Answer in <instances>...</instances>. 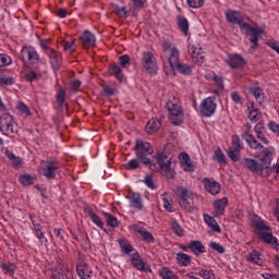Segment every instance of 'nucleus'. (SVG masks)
<instances>
[{"instance_id": "54", "label": "nucleus", "mask_w": 279, "mask_h": 279, "mask_svg": "<svg viewBox=\"0 0 279 279\" xmlns=\"http://www.w3.org/2000/svg\"><path fill=\"white\" fill-rule=\"evenodd\" d=\"M4 156H7V158H9V160H12V162H14V165L21 163V159L19 157H16V155H14V153H12V150H5Z\"/></svg>"}, {"instance_id": "47", "label": "nucleus", "mask_w": 279, "mask_h": 279, "mask_svg": "<svg viewBox=\"0 0 279 279\" xmlns=\"http://www.w3.org/2000/svg\"><path fill=\"white\" fill-rule=\"evenodd\" d=\"M144 184L147 186V189H150V191H156V183H154V175L147 174L144 180Z\"/></svg>"}, {"instance_id": "43", "label": "nucleus", "mask_w": 279, "mask_h": 279, "mask_svg": "<svg viewBox=\"0 0 279 279\" xmlns=\"http://www.w3.org/2000/svg\"><path fill=\"white\" fill-rule=\"evenodd\" d=\"M248 119L250 121H252L253 123H256L257 121L260 120V112H258V109L252 107L248 108Z\"/></svg>"}, {"instance_id": "24", "label": "nucleus", "mask_w": 279, "mask_h": 279, "mask_svg": "<svg viewBox=\"0 0 279 279\" xmlns=\"http://www.w3.org/2000/svg\"><path fill=\"white\" fill-rule=\"evenodd\" d=\"M130 208H134V210H143V197H141L140 193H133L131 196H128Z\"/></svg>"}, {"instance_id": "46", "label": "nucleus", "mask_w": 279, "mask_h": 279, "mask_svg": "<svg viewBox=\"0 0 279 279\" xmlns=\"http://www.w3.org/2000/svg\"><path fill=\"white\" fill-rule=\"evenodd\" d=\"M198 276H201V278L203 279H216L215 277V270L213 269H201L198 271Z\"/></svg>"}, {"instance_id": "32", "label": "nucleus", "mask_w": 279, "mask_h": 279, "mask_svg": "<svg viewBox=\"0 0 279 279\" xmlns=\"http://www.w3.org/2000/svg\"><path fill=\"white\" fill-rule=\"evenodd\" d=\"M177 22H178V27L180 29V32L184 35L187 36L189 35V20H186V17L179 15L177 17Z\"/></svg>"}, {"instance_id": "7", "label": "nucleus", "mask_w": 279, "mask_h": 279, "mask_svg": "<svg viewBox=\"0 0 279 279\" xmlns=\"http://www.w3.org/2000/svg\"><path fill=\"white\" fill-rule=\"evenodd\" d=\"M175 195L178 203L180 204L181 208H183V210H186V213L195 211V207H193V205H191V202H189V199H193V196L195 195L193 191L184 186H178L175 189Z\"/></svg>"}, {"instance_id": "11", "label": "nucleus", "mask_w": 279, "mask_h": 279, "mask_svg": "<svg viewBox=\"0 0 279 279\" xmlns=\"http://www.w3.org/2000/svg\"><path fill=\"white\" fill-rule=\"evenodd\" d=\"M21 56L23 62H25L26 64H38V62L40 61L38 51H36V48L32 46H24L21 50Z\"/></svg>"}, {"instance_id": "19", "label": "nucleus", "mask_w": 279, "mask_h": 279, "mask_svg": "<svg viewBox=\"0 0 279 279\" xmlns=\"http://www.w3.org/2000/svg\"><path fill=\"white\" fill-rule=\"evenodd\" d=\"M226 63L230 69H243L246 64L245 59L241 54H229Z\"/></svg>"}, {"instance_id": "28", "label": "nucleus", "mask_w": 279, "mask_h": 279, "mask_svg": "<svg viewBox=\"0 0 279 279\" xmlns=\"http://www.w3.org/2000/svg\"><path fill=\"white\" fill-rule=\"evenodd\" d=\"M203 219L206 226H208V228H210L214 232L221 233V227H219V223H217V220H215L213 216L203 214Z\"/></svg>"}, {"instance_id": "21", "label": "nucleus", "mask_w": 279, "mask_h": 279, "mask_svg": "<svg viewBox=\"0 0 279 279\" xmlns=\"http://www.w3.org/2000/svg\"><path fill=\"white\" fill-rule=\"evenodd\" d=\"M47 53L49 56V62L51 64V69H53V71H60V66L62 64V59L60 53H58V51L53 49H48Z\"/></svg>"}, {"instance_id": "29", "label": "nucleus", "mask_w": 279, "mask_h": 279, "mask_svg": "<svg viewBox=\"0 0 279 279\" xmlns=\"http://www.w3.org/2000/svg\"><path fill=\"white\" fill-rule=\"evenodd\" d=\"M162 123L160 122V120H158V118H151L146 126H145V131L147 132V134H155V132H158V129L161 128Z\"/></svg>"}, {"instance_id": "26", "label": "nucleus", "mask_w": 279, "mask_h": 279, "mask_svg": "<svg viewBox=\"0 0 279 279\" xmlns=\"http://www.w3.org/2000/svg\"><path fill=\"white\" fill-rule=\"evenodd\" d=\"M275 156L276 150L274 149V147H268L262 151L259 160L260 162H263V165H271V161L274 160Z\"/></svg>"}, {"instance_id": "49", "label": "nucleus", "mask_w": 279, "mask_h": 279, "mask_svg": "<svg viewBox=\"0 0 279 279\" xmlns=\"http://www.w3.org/2000/svg\"><path fill=\"white\" fill-rule=\"evenodd\" d=\"M12 64V58L5 53H0V69L3 66H10Z\"/></svg>"}, {"instance_id": "10", "label": "nucleus", "mask_w": 279, "mask_h": 279, "mask_svg": "<svg viewBox=\"0 0 279 279\" xmlns=\"http://www.w3.org/2000/svg\"><path fill=\"white\" fill-rule=\"evenodd\" d=\"M232 146L228 148L227 156L233 162H236L241 159V149H243V143H241V137L239 135H233L232 138Z\"/></svg>"}, {"instance_id": "12", "label": "nucleus", "mask_w": 279, "mask_h": 279, "mask_svg": "<svg viewBox=\"0 0 279 279\" xmlns=\"http://www.w3.org/2000/svg\"><path fill=\"white\" fill-rule=\"evenodd\" d=\"M217 110V102L215 97H207L202 100L199 105V112L202 117H213Z\"/></svg>"}, {"instance_id": "64", "label": "nucleus", "mask_w": 279, "mask_h": 279, "mask_svg": "<svg viewBox=\"0 0 279 279\" xmlns=\"http://www.w3.org/2000/svg\"><path fill=\"white\" fill-rule=\"evenodd\" d=\"M213 80L217 84V86H219V88H223V77L215 74Z\"/></svg>"}, {"instance_id": "38", "label": "nucleus", "mask_w": 279, "mask_h": 279, "mask_svg": "<svg viewBox=\"0 0 279 279\" xmlns=\"http://www.w3.org/2000/svg\"><path fill=\"white\" fill-rule=\"evenodd\" d=\"M118 243L120 245L121 252L122 254H125L126 256H130V254H132L134 247L132 246V244L124 242L123 239H119Z\"/></svg>"}, {"instance_id": "39", "label": "nucleus", "mask_w": 279, "mask_h": 279, "mask_svg": "<svg viewBox=\"0 0 279 279\" xmlns=\"http://www.w3.org/2000/svg\"><path fill=\"white\" fill-rule=\"evenodd\" d=\"M88 217L92 219L93 223L97 226V228H100V230H104V220H101V217H99L93 209L88 210Z\"/></svg>"}, {"instance_id": "27", "label": "nucleus", "mask_w": 279, "mask_h": 279, "mask_svg": "<svg viewBox=\"0 0 279 279\" xmlns=\"http://www.w3.org/2000/svg\"><path fill=\"white\" fill-rule=\"evenodd\" d=\"M250 93L253 95L257 104H265V92L258 85L250 87Z\"/></svg>"}, {"instance_id": "13", "label": "nucleus", "mask_w": 279, "mask_h": 279, "mask_svg": "<svg viewBox=\"0 0 279 279\" xmlns=\"http://www.w3.org/2000/svg\"><path fill=\"white\" fill-rule=\"evenodd\" d=\"M201 184H203L205 191H207L209 195L217 196L219 193H221V184L213 178L202 179Z\"/></svg>"}, {"instance_id": "37", "label": "nucleus", "mask_w": 279, "mask_h": 279, "mask_svg": "<svg viewBox=\"0 0 279 279\" xmlns=\"http://www.w3.org/2000/svg\"><path fill=\"white\" fill-rule=\"evenodd\" d=\"M111 75H114L119 82H125V76L123 75V71L121 70V65L113 64L111 65Z\"/></svg>"}, {"instance_id": "23", "label": "nucleus", "mask_w": 279, "mask_h": 279, "mask_svg": "<svg viewBox=\"0 0 279 279\" xmlns=\"http://www.w3.org/2000/svg\"><path fill=\"white\" fill-rule=\"evenodd\" d=\"M242 138H244L251 149H263V144L252 133H242Z\"/></svg>"}, {"instance_id": "20", "label": "nucleus", "mask_w": 279, "mask_h": 279, "mask_svg": "<svg viewBox=\"0 0 279 279\" xmlns=\"http://www.w3.org/2000/svg\"><path fill=\"white\" fill-rule=\"evenodd\" d=\"M131 228H132V230H134V232H138L140 236H142V239L144 241H146V243H154L156 241L154 239V234H151V232H149L144 227H141L140 225L133 223V225H131Z\"/></svg>"}, {"instance_id": "53", "label": "nucleus", "mask_w": 279, "mask_h": 279, "mask_svg": "<svg viewBox=\"0 0 279 279\" xmlns=\"http://www.w3.org/2000/svg\"><path fill=\"white\" fill-rule=\"evenodd\" d=\"M15 80L12 76H1L0 77V84L2 86H12L14 84Z\"/></svg>"}, {"instance_id": "55", "label": "nucleus", "mask_w": 279, "mask_h": 279, "mask_svg": "<svg viewBox=\"0 0 279 279\" xmlns=\"http://www.w3.org/2000/svg\"><path fill=\"white\" fill-rule=\"evenodd\" d=\"M163 208L168 210V213H175V207H173V204L171 201H169L167 197L162 198Z\"/></svg>"}, {"instance_id": "44", "label": "nucleus", "mask_w": 279, "mask_h": 279, "mask_svg": "<svg viewBox=\"0 0 279 279\" xmlns=\"http://www.w3.org/2000/svg\"><path fill=\"white\" fill-rule=\"evenodd\" d=\"M141 159H131L124 165V167L129 171H134V169H138V167H141Z\"/></svg>"}, {"instance_id": "57", "label": "nucleus", "mask_w": 279, "mask_h": 279, "mask_svg": "<svg viewBox=\"0 0 279 279\" xmlns=\"http://www.w3.org/2000/svg\"><path fill=\"white\" fill-rule=\"evenodd\" d=\"M38 77H40V74L34 71H31L26 74L27 82H36Z\"/></svg>"}, {"instance_id": "14", "label": "nucleus", "mask_w": 279, "mask_h": 279, "mask_svg": "<svg viewBox=\"0 0 279 279\" xmlns=\"http://www.w3.org/2000/svg\"><path fill=\"white\" fill-rule=\"evenodd\" d=\"M242 165L245 169L251 171V173H256L257 175H263V171H265V166L256 159L244 158Z\"/></svg>"}, {"instance_id": "25", "label": "nucleus", "mask_w": 279, "mask_h": 279, "mask_svg": "<svg viewBox=\"0 0 279 279\" xmlns=\"http://www.w3.org/2000/svg\"><path fill=\"white\" fill-rule=\"evenodd\" d=\"M190 252L194 254V256H199L202 254H206V246L199 240L190 241Z\"/></svg>"}, {"instance_id": "16", "label": "nucleus", "mask_w": 279, "mask_h": 279, "mask_svg": "<svg viewBox=\"0 0 279 279\" xmlns=\"http://www.w3.org/2000/svg\"><path fill=\"white\" fill-rule=\"evenodd\" d=\"M187 50L195 64H204V60H206V57L204 56V51L202 50V47H196L195 45H189Z\"/></svg>"}, {"instance_id": "1", "label": "nucleus", "mask_w": 279, "mask_h": 279, "mask_svg": "<svg viewBox=\"0 0 279 279\" xmlns=\"http://www.w3.org/2000/svg\"><path fill=\"white\" fill-rule=\"evenodd\" d=\"M136 157L150 169V171H160L166 178H173V170L171 169V159L165 155V153H158L153 157V160L147 158L154 154L151 144L149 142H143L137 140L135 144Z\"/></svg>"}, {"instance_id": "9", "label": "nucleus", "mask_w": 279, "mask_h": 279, "mask_svg": "<svg viewBox=\"0 0 279 279\" xmlns=\"http://www.w3.org/2000/svg\"><path fill=\"white\" fill-rule=\"evenodd\" d=\"M142 66L144 71L149 75H156L158 73V61L151 51H144L142 53Z\"/></svg>"}, {"instance_id": "63", "label": "nucleus", "mask_w": 279, "mask_h": 279, "mask_svg": "<svg viewBox=\"0 0 279 279\" xmlns=\"http://www.w3.org/2000/svg\"><path fill=\"white\" fill-rule=\"evenodd\" d=\"M34 234L38 239V241H43V239H45V233L43 232V229H40V227L34 229Z\"/></svg>"}, {"instance_id": "59", "label": "nucleus", "mask_w": 279, "mask_h": 279, "mask_svg": "<svg viewBox=\"0 0 279 279\" xmlns=\"http://www.w3.org/2000/svg\"><path fill=\"white\" fill-rule=\"evenodd\" d=\"M256 136H257L258 141H260V143H263V145H269V140L265 136V134H263V132L257 131Z\"/></svg>"}, {"instance_id": "36", "label": "nucleus", "mask_w": 279, "mask_h": 279, "mask_svg": "<svg viewBox=\"0 0 279 279\" xmlns=\"http://www.w3.org/2000/svg\"><path fill=\"white\" fill-rule=\"evenodd\" d=\"M102 215L106 217L107 226L109 228H119V219L108 211H104Z\"/></svg>"}, {"instance_id": "52", "label": "nucleus", "mask_w": 279, "mask_h": 279, "mask_svg": "<svg viewBox=\"0 0 279 279\" xmlns=\"http://www.w3.org/2000/svg\"><path fill=\"white\" fill-rule=\"evenodd\" d=\"M119 64L122 69H129L130 68V56L124 54L119 58Z\"/></svg>"}, {"instance_id": "17", "label": "nucleus", "mask_w": 279, "mask_h": 279, "mask_svg": "<svg viewBox=\"0 0 279 279\" xmlns=\"http://www.w3.org/2000/svg\"><path fill=\"white\" fill-rule=\"evenodd\" d=\"M179 162L181 169L186 173H193V171H195V163H193V160H191V156H189V154L181 153L179 155Z\"/></svg>"}, {"instance_id": "6", "label": "nucleus", "mask_w": 279, "mask_h": 279, "mask_svg": "<svg viewBox=\"0 0 279 279\" xmlns=\"http://www.w3.org/2000/svg\"><path fill=\"white\" fill-rule=\"evenodd\" d=\"M41 175L46 180H56V175L60 173V161L56 158H47L40 163Z\"/></svg>"}, {"instance_id": "8", "label": "nucleus", "mask_w": 279, "mask_h": 279, "mask_svg": "<svg viewBox=\"0 0 279 279\" xmlns=\"http://www.w3.org/2000/svg\"><path fill=\"white\" fill-rule=\"evenodd\" d=\"M0 132L4 136H12L16 132V121L12 114L3 113L0 117Z\"/></svg>"}, {"instance_id": "5", "label": "nucleus", "mask_w": 279, "mask_h": 279, "mask_svg": "<svg viewBox=\"0 0 279 279\" xmlns=\"http://www.w3.org/2000/svg\"><path fill=\"white\" fill-rule=\"evenodd\" d=\"M252 221L257 230V234L264 243H269L270 245H276L278 239L271 234V227L267 225L265 220H262L260 217L254 215Z\"/></svg>"}, {"instance_id": "60", "label": "nucleus", "mask_w": 279, "mask_h": 279, "mask_svg": "<svg viewBox=\"0 0 279 279\" xmlns=\"http://www.w3.org/2000/svg\"><path fill=\"white\" fill-rule=\"evenodd\" d=\"M53 233L60 241H64V230L62 228H54Z\"/></svg>"}, {"instance_id": "61", "label": "nucleus", "mask_w": 279, "mask_h": 279, "mask_svg": "<svg viewBox=\"0 0 279 279\" xmlns=\"http://www.w3.org/2000/svg\"><path fill=\"white\" fill-rule=\"evenodd\" d=\"M268 128L270 132H274V134H279V124L277 122L270 121L268 123Z\"/></svg>"}, {"instance_id": "45", "label": "nucleus", "mask_w": 279, "mask_h": 279, "mask_svg": "<svg viewBox=\"0 0 279 279\" xmlns=\"http://www.w3.org/2000/svg\"><path fill=\"white\" fill-rule=\"evenodd\" d=\"M214 160L219 162L220 165L226 163V155L223 154V150L221 148H217L214 153Z\"/></svg>"}, {"instance_id": "51", "label": "nucleus", "mask_w": 279, "mask_h": 279, "mask_svg": "<svg viewBox=\"0 0 279 279\" xmlns=\"http://www.w3.org/2000/svg\"><path fill=\"white\" fill-rule=\"evenodd\" d=\"M205 0H186V4L189 8H192L194 10H197L198 8H202L204 5Z\"/></svg>"}, {"instance_id": "40", "label": "nucleus", "mask_w": 279, "mask_h": 279, "mask_svg": "<svg viewBox=\"0 0 279 279\" xmlns=\"http://www.w3.org/2000/svg\"><path fill=\"white\" fill-rule=\"evenodd\" d=\"M1 269L3 274L9 275V276H14L16 274V265L12 263H3L1 264Z\"/></svg>"}, {"instance_id": "58", "label": "nucleus", "mask_w": 279, "mask_h": 279, "mask_svg": "<svg viewBox=\"0 0 279 279\" xmlns=\"http://www.w3.org/2000/svg\"><path fill=\"white\" fill-rule=\"evenodd\" d=\"M114 10L119 16H123V19H128V11H125V7L116 5Z\"/></svg>"}, {"instance_id": "18", "label": "nucleus", "mask_w": 279, "mask_h": 279, "mask_svg": "<svg viewBox=\"0 0 279 279\" xmlns=\"http://www.w3.org/2000/svg\"><path fill=\"white\" fill-rule=\"evenodd\" d=\"M76 274L81 279H93V269L82 259L76 264Z\"/></svg>"}, {"instance_id": "35", "label": "nucleus", "mask_w": 279, "mask_h": 279, "mask_svg": "<svg viewBox=\"0 0 279 279\" xmlns=\"http://www.w3.org/2000/svg\"><path fill=\"white\" fill-rule=\"evenodd\" d=\"M158 275L162 279H179L178 275H175V272H173V270H171V268L169 267H162L161 269H159Z\"/></svg>"}, {"instance_id": "31", "label": "nucleus", "mask_w": 279, "mask_h": 279, "mask_svg": "<svg viewBox=\"0 0 279 279\" xmlns=\"http://www.w3.org/2000/svg\"><path fill=\"white\" fill-rule=\"evenodd\" d=\"M82 41L85 47H95L97 45V38L90 33V31H84L82 35Z\"/></svg>"}, {"instance_id": "34", "label": "nucleus", "mask_w": 279, "mask_h": 279, "mask_svg": "<svg viewBox=\"0 0 279 279\" xmlns=\"http://www.w3.org/2000/svg\"><path fill=\"white\" fill-rule=\"evenodd\" d=\"M19 180L22 186H32V184H34V181L36 180V175L24 173L19 177Z\"/></svg>"}, {"instance_id": "30", "label": "nucleus", "mask_w": 279, "mask_h": 279, "mask_svg": "<svg viewBox=\"0 0 279 279\" xmlns=\"http://www.w3.org/2000/svg\"><path fill=\"white\" fill-rule=\"evenodd\" d=\"M175 260L180 267H189L192 263V257L186 253L179 252L177 253Z\"/></svg>"}, {"instance_id": "15", "label": "nucleus", "mask_w": 279, "mask_h": 279, "mask_svg": "<svg viewBox=\"0 0 279 279\" xmlns=\"http://www.w3.org/2000/svg\"><path fill=\"white\" fill-rule=\"evenodd\" d=\"M131 265L137 269V271H145L151 274V267L141 258V254L134 253L131 255Z\"/></svg>"}, {"instance_id": "3", "label": "nucleus", "mask_w": 279, "mask_h": 279, "mask_svg": "<svg viewBox=\"0 0 279 279\" xmlns=\"http://www.w3.org/2000/svg\"><path fill=\"white\" fill-rule=\"evenodd\" d=\"M163 56L167 58L171 71H179L183 75H191L193 68L189 64L180 63V50L171 44V41H165L162 45Z\"/></svg>"}, {"instance_id": "62", "label": "nucleus", "mask_w": 279, "mask_h": 279, "mask_svg": "<svg viewBox=\"0 0 279 279\" xmlns=\"http://www.w3.org/2000/svg\"><path fill=\"white\" fill-rule=\"evenodd\" d=\"M231 99L234 104H243V97L239 95V92L231 93Z\"/></svg>"}, {"instance_id": "48", "label": "nucleus", "mask_w": 279, "mask_h": 279, "mask_svg": "<svg viewBox=\"0 0 279 279\" xmlns=\"http://www.w3.org/2000/svg\"><path fill=\"white\" fill-rule=\"evenodd\" d=\"M66 100V93L64 89L60 88L57 93V104H59L60 108L64 106V101Z\"/></svg>"}, {"instance_id": "4", "label": "nucleus", "mask_w": 279, "mask_h": 279, "mask_svg": "<svg viewBox=\"0 0 279 279\" xmlns=\"http://www.w3.org/2000/svg\"><path fill=\"white\" fill-rule=\"evenodd\" d=\"M168 119L172 125H182L184 123V108L179 97H171L166 104Z\"/></svg>"}, {"instance_id": "22", "label": "nucleus", "mask_w": 279, "mask_h": 279, "mask_svg": "<svg viewBox=\"0 0 279 279\" xmlns=\"http://www.w3.org/2000/svg\"><path fill=\"white\" fill-rule=\"evenodd\" d=\"M227 206H228V198L222 197V198L216 199L214 202V216L221 217V215L226 213Z\"/></svg>"}, {"instance_id": "56", "label": "nucleus", "mask_w": 279, "mask_h": 279, "mask_svg": "<svg viewBox=\"0 0 279 279\" xmlns=\"http://www.w3.org/2000/svg\"><path fill=\"white\" fill-rule=\"evenodd\" d=\"M209 247L214 250L215 252H218V254H223L226 252V248L217 242H210Z\"/></svg>"}, {"instance_id": "2", "label": "nucleus", "mask_w": 279, "mask_h": 279, "mask_svg": "<svg viewBox=\"0 0 279 279\" xmlns=\"http://www.w3.org/2000/svg\"><path fill=\"white\" fill-rule=\"evenodd\" d=\"M226 20L228 21V23H231V25H239L241 32L251 36L250 40L253 45L251 49H257L260 34L265 32L262 27H259L258 25L252 26V24L250 23H243V15L240 13V11H227Z\"/></svg>"}, {"instance_id": "41", "label": "nucleus", "mask_w": 279, "mask_h": 279, "mask_svg": "<svg viewBox=\"0 0 279 279\" xmlns=\"http://www.w3.org/2000/svg\"><path fill=\"white\" fill-rule=\"evenodd\" d=\"M16 109H17L19 112H21V114H23L24 117H32V111L29 110V107H27V105H25V102H23V101H17V104H16Z\"/></svg>"}, {"instance_id": "50", "label": "nucleus", "mask_w": 279, "mask_h": 279, "mask_svg": "<svg viewBox=\"0 0 279 279\" xmlns=\"http://www.w3.org/2000/svg\"><path fill=\"white\" fill-rule=\"evenodd\" d=\"M62 47L64 51H69V53H73V51H75V39L71 41H63Z\"/></svg>"}, {"instance_id": "42", "label": "nucleus", "mask_w": 279, "mask_h": 279, "mask_svg": "<svg viewBox=\"0 0 279 279\" xmlns=\"http://www.w3.org/2000/svg\"><path fill=\"white\" fill-rule=\"evenodd\" d=\"M171 229L177 236H184V229H182V226H180L178 220L171 221Z\"/></svg>"}, {"instance_id": "33", "label": "nucleus", "mask_w": 279, "mask_h": 279, "mask_svg": "<svg viewBox=\"0 0 279 279\" xmlns=\"http://www.w3.org/2000/svg\"><path fill=\"white\" fill-rule=\"evenodd\" d=\"M250 263H254V265H258L259 267H263V255H260V252L258 251H253L248 254Z\"/></svg>"}]
</instances>
